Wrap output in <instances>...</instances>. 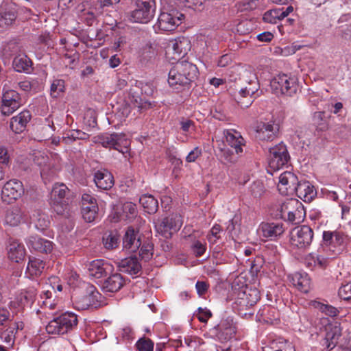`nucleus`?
<instances>
[{
    "label": "nucleus",
    "instance_id": "obj_1",
    "mask_svg": "<svg viewBox=\"0 0 351 351\" xmlns=\"http://www.w3.org/2000/svg\"><path fill=\"white\" fill-rule=\"evenodd\" d=\"M197 74L195 64L186 60H178L169 72V85L178 90L185 88L195 80Z\"/></svg>",
    "mask_w": 351,
    "mask_h": 351
},
{
    "label": "nucleus",
    "instance_id": "obj_2",
    "mask_svg": "<svg viewBox=\"0 0 351 351\" xmlns=\"http://www.w3.org/2000/svg\"><path fill=\"white\" fill-rule=\"evenodd\" d=\"M128 84L126 80L119 79L117 83V88L122 90L128 87ZM140 88L136 85L129 86L125 92L123 93L122 103L121 104L120 110L123 116L128 117L132 112V110L137 108L139 112L149 109L152 108V104L147 101H143L140 96Z\"/></svg>",
    "mask_w": 351,
    "mask_h": 351
},
{
    "label": "nucleus",
    "instance_id": "obj_3",
    "mask_svg": "<svg viewBox=\"0 0 351 351\" xmlns=\"http://www.w3.org/2000/svg\"><path fill=\"white\" fill-rule=\"evenodd\" d=\"M271 215L276 219H282L291 223H298L305 217L302 204L296 199H289L283 203L274 206Z\"/></svg>",
    "mask_w": 351,
    "mask_h": 351
},
{
    "label": "nucleus",
    "instance_id": "obj_4",
    "mask_svg": "<svg viewBox=\"0 0 351 351\" xmlns=\"http://www.w3.org/2000/svg\"><path fill=\"white\" fill-rule=\"evenodd\" d=\"M73 197V192L65 184L56 182L53 185L49 194V204L58 215H66Z\"/></svg>",
    "mask_w": 351,
    "mask_h": 351
},
{
    "label": "nucleus",
    "instance_id": "obj_5",
    "mask_svg": "<svg viewBox=\"0 0 351 351\" xmlns=\"http://www.w3.org/2000/svg\"><path fill=\"white\" fill-rule=\"evenodd\" d=\"M77 323V315L66 312L51 320L46 326V331L49 335H64L75 328Z\"/></svg>",
    "mask_w": 351,
    "mask_h": 351
},
{
    "label": "nucleus",
    "instance_id": "obj_6",
    "mask_svg": "<svg viewBox=\"0 0 351 351\" xmlns=\"http://www.w3.org/2000/svg\"><path fill=\"white\" fill-rule=\"evenodd\" d=\"M270 86L274 94L291 97L296 93L298 86L295 77L280 74L271 80Z\"/></svg>",
    "mask_w": 351,
    "mask_h": 351
},
{
    "label": "nucleus",
    "instance_id": "obj_7",
    "mask_svg": "<svg viewBox=\"0 0 351 351\" xmlns=\"http://www.w3.org/2000/svg\"><path fill=\"white\" fill-rule=\"evenodd\" d=\"M97 142L106 148H113L122 154L129 152L130 141L124 134H104L97 136Z\"/></svg>",
    "mask_w": 351,
    "mask_h": 351
},
{
    "label": "nucleus",
    "instance_id": "obj_8",
    "mask_svg": "<svg viewBox=\"0 0 351 351\" xmlns=\"http://www.w3.org/2000/svg\"><path fill=\"white\" fill-rule=\"evenodd\" d=\"M100 298L101 294L95 287L88 284L86 285V293L75 297L74 302L79 310L96 309L101 306Z\"/></svg>",
    "mask_w": 351,
    "mask_h": 351
},
{
    "label": "nucleus",
    "instance_id": "obj_9",
    "mask_svg": "<svg viewBox=\"0 0 351 351\" xmlns=\"http://www.w3.org/2000/svg\"><path fill=\"white\" fill-rule=\"evenodd\" d=\"M289 158L286 145L279 143L269 149V167L274 171H278L287 165Z\"/></svg>",
    "mask_w": 351,
    "mask_h": 351
},
{
    "label": "nucleus",
    "instance_id": "obj_10",
    "mask_svg": "<svg viewBox=\"0 0 351 351\" xmlns=\"http://www.w3.org/2000/svg\"><path fill=\"white\" fill-rule=\"evenodd\" d=\"M313 239V231L308 226L295 227L291 232V243L299 249L308 247Z\"/></svg>",
    "mask_w": 351,
    "mask_h": 351
},
{
    "label": "nucleus",
    "instance_id": "obj_11",
    "mask_svg": "<svg viewBox=\"0 0 351 351\" xmlns=\"http://www.w3.org/2000/svg\"><path fill=\"white\" fill-rule=\"evenodd\" d=\"M155 12L154 0H137L136 8L132 11L131 16L133 22H149Z\"/></svg>",
    "mask_w": 351,
    "mask_h": 351
},
{
    "label": "nucleus",
    "instance_id": "obj_12",
    "mask_svg": "<svg viewBox=\"0 0 351 351\" xmlns=\"http://www.w3.org/2000/svg\"><path fill=\"white\" fill-rule=\"evenodd\" d=\"M260 299V294L257 289H250L243 291L236 301V305L238 307L239 313L241 315H253L254 313L250 311Z\"/></svg>",
    "mask_w": 351,
    "mask_h": 351
},
{
    "label": "nucleus",
    "instance_id": "obj_13",
    "mask_svg": "<svg viewBox=\"0 0 351 351\" xmlns=\"http://www.w3.org/2000/svg\"><path fill=\"white\" fill-rule=\"evenodd\" d=\"M180 216L176 215L164 218L162 221L156 223V230L158 233L166 239L171 237L173 232L178 231L182 226Z\"/></svg>",
    "mask_w": 351,
    "mask_h": 351
},
{
    "label": "nucleus",
    "instance_id": "obj_14",
    "mask_svg": "<svg viewBox=\"0 0 351 351\" xmlns=\"http://www.w3.org/2000/svg\"><path fill=\"white\" fill-rule=\"evenodd\" d=\"M212 332L221 342L230 340L236 333L233 319L230 317L222 319L220 323L212 330Z\"/></svg>",
    "mask_w": 351,
    "mask_h": 351
},
{
    "label": "nucleus",
    "instance_id": "obj_15",
    "mask_svg": "<svg viewBox=\"0 0 351 351\" xmlns=\"http://www.w3.org/2000/svg\"><path fill=\"white\" fill-rule=\"evenodd\" d=\"M22 105L20 95L14 90L3 93L2 97L1 112L4 115H10Z\"/></svg>",
    "mask_w": 351,
    "mask_h": 351
},
{
    "label": "nucleus",
    "instance_id": "obj_16",
    "mask_svg": "<svg viewBox=\"0 0 351 351\" xmlns=\"http://www.w3.org/2000/svg\"><path fill=\"white\" fill-rule=\"evenodd\" d=\"M279 124L274 121L260 122L256 127V138L260 141H271L278 136Z\"/></svg>",
    "mask_w": 351,
    "mask_h": 351
},
{
    "label": "nucleus",
    "instance_id": "obj_17",
    "mask_svg": "<svg viewBox=\"0 0 351 351\" xmlns=\"http://www.w3.org/2000/svg\"><path fill=\"white\" fill-rule=\"evenodd\" d=\"M113 269V265L104 260L93 261L88 265V275L96 278L110 275Z\"/></svg>",
    "mask_w": 351,
    "mask_h": 351
},
{
    "label": "nucleus",
    "instance_id": "obj_18",
    "mask_svg": "<svg viewBox=\"0 0 351 351\" xmlns=\"http://www.w3.org/2000/svg\"><path fill=\"white\" fill-rule=\"evenodd\" d=\"M24 193L23 184L21 181L12 179L8 181L3 186L2 189L3 198L7 197L8 199H5V201L16 200Z\"/></svg>",
    "mask_w": 351,
    "mask_h": 351
},
{
    "label": "nucleus",
    "instance_id": "obj_19",
    "mask_svg": "<svg viewBox=\"0 0 351 351\" xmlns=\"http://www.w3.org/2000/svg\"><path fill=\"white\" fill-rule=\"evenodd\" d=\"M298 182L295 174L290 171H285L279 177L278 191L282 195H287L294 191V188L297 186Z\"/></svg>",
    "mask_w": 351,
    "mask_h": 351
},
{
    "label": "nucleus",
    "instance_id": "obj_20",
    "mask_svg": "<svg viewBox=\"0 0 351 351\" xmlns=\"http://www.w3.org/2000/svg\"><path fill=\"white\" fill-rule=\"evenodd\" d=\"M250 85L253 87H245L241 88L237 95H235V100L242 108H248L253 103L252 95L258 90L256 81H252Z\"/></svg>",
    "mask_w": 351,
    "mask_h": 351
},
{
    "label": "nucleus",
    "instance_id": "obj_21",
    "mask_svg": "<svg viewBox=\"0 0 351 351\" xmlns=\"http://www.w3.org/2000/svg\"><path fill=\"white\" fill-rule=\"evenodd\" d=\"M141 245V241L138 231L134 230L132 227L128 228L123 238V248L130 252H135L140 248Z\"/></svg>",
    "mask_w": 351,
    "mask_h": 351
},
{
    "label": "nucleus",
    "instance_id": "obj_22",
    "mask_svg": "<svg viewBox=\"0 0 351 351\" xmlns=\"http://www.w3.org/2000/svg\"><path fill=\"white\" fill-rule=\"evenodd\" d=\"M223 136L226 143L234 149L236 154L239 155L243 153V147L245 145V140L239 132L234 130H225Z\"/></svg>",
    "mask_w": 351,
    "mask_h": 351
},
{
    "label": "nucleus",
    "instance_id": "obj_23",
    "mask_svg": "<svg viewBox=\"0 0 351 351\" xmlns=\"http://www.w3.org/2000/svg\"><path fill=\"white\" fill-rule=\"evenodd\" d=\"M293 192L305 202H311L317 195L314 186L308 181L299 182Z\"/></svg>",
    "mask_w": 351,
    "mask_h": 351
},
{
    "label": "nucleus",
    "instance_id": "obj_24",
    "mask_svg": "<svg viewBox=\"0 0 351 351\" xmlns=\"http://www.w3.org/2000/svg\"><path fill=\"white\" fill-rule=\"evenodd\" d=\"M96 186L103 190H109L114 185V177L107 169L97 170L94 174Z\"/></svg>",
    "mask_w": 351,
    "mask_h": 351
},
{
    "label": "nucleus",
    "instance_id": "obj_25",
    "mask_svg": "<svg viewBox=\"0 0 351 351\" xmlns=\"http://www.w3.org/2000/svg\"><path fill=\"white\" fill-rule=\"evenodd\" d=\"M329 262V258L322 254L319 250L317 253L308 254L304 258V264L311 269L313 268L326 269Z\"/></svg>",
    "mask_w": 351,
    "mask_h": 351
},
{
    "label": "nucleus",
    "instance_id": "obj_26",
    "mask_svg": "<svg viewBox=\"0 0 351 351\" xmlns=\"http://www.w3.org/2000/svg\"><path fill=\"white\" fill-rule=\"evenodd\" d=\"M124 285L125 280L120 274H110V276L104 280L101 289L105 292L114 293L119 291Z\"/></svg>",
    "mask_w": 351,
    "mask_h": 351
},
{
    "label": "nucleus",
    "instance_id": "obj_27",
    "mask_svg": "<svg viewBox=\"0 0 351 351\" xmlns=\"http://www.w3.org/2000/svg\"><path fill=\"white\" fill-rule=\"evenodd\" d=\"M326 330L324 346L328 350H331L338 343V340L341 335V328L339 325H329L326 326Z\"/></svg>",
    "mask_w": 351,
    "mask_h": 351
},
{
    "label": "nucleus",
    "instance_id": "obj_28",
    "mask_svg": "<svg viewBox=\"0 0 351 351\" xmlns=\"http://www.w3.org/2000/svg\"><path fill=\"white\" fill-rule=\"evenodd\" d=\"M119 270L130 275H136L141 272L142 266L136 256H130L119 263Z\"/></svg>",
    "mask_w": 351,
    "mask_h": 351
},
{
    "label": "nucleus",
    "instance_id": "obj_29",
    "mask_svg": "<svg viewBox=\"0 0 351 351\" xmlns=\"http://www.w3.org/2000/svg\"><path fill=\"white\" fill-rule=\"evenodd\" d=\"M27 243L29 248L42 253H50L53 249L51 241L37 236H30Z\"/></svg>",
    "mask_w": 351,
    "mask_h": 351
},
{
    "label": "nucleus",
    "instance_id": "obj_30",
    "mask_svg": "<svg viewBox=\"0 0 351 351\" xmlns=\"http://www.w3.org/2000/svg\"><path fill=\"white\" fill-rule=\"evenodd\" d=\"M260 230L264 237L270 239L276 238L285 232L283 224L276 222L262 223Z\"/></svg>",
    "mask_w": 351,
    "mask_h": 351
},
{
    "label": "nucleus",
    "instance_id": "obj_31",
    "mask_svg": "<svg viewBox=\"0 0 351 351\" xmlns=\"http://www.w3.org/2000/svg\"><path fill=\"white\" fill-rule=\"evenodd\" d=\"M29 110H23L18 115L13 117L10 121V128L15 133H21L25 130L27 124L31 119Z\"/></svg>",
    "mask_w": 351,
    "mask_h": 351
},
{
    "label": "nucleus",
    "instance_id": "obj_32",
    "mask_svg": "<svg viewBox=\"0 0 351 351\" xmlns=\"http://www.w3.org/2000/svg\"><path fill=\"white\" fill-rule=\"evenodd\" d=\"M290 282L298 290L308 293L310 289L311 280L307 274L295 272L289 276Z\"/></svg>",
    "mask_w": 351,
    "mask_h": 351
},
{
    "label": "nucleus",
    "instance_id": "obj_33",
    "mask_svg": "<svg viewBox=\"0 0 351 351\" xmlns=\"http://www.w3.org/2000/svg\"><path fill=\"white\" fill-rule=\"evenodd\" d=\"M190 49L191 45L189 39L182 38L181 40H176L173 42L172 47L169 48L168 53H169L171 50L172 53L174 55L172 58L180 60L181 58H183L187 53Z\"/></svg>",
    "mask_w": 351,
    "mask_h": 351
},
{
    "label": "nucleus",
    "instance_id": "obj_34",
    "mask_svg": "<svg viewBox=\"0 0 351 351\" xmlns=\"http://www.w3.org/2000/svg\"><path fill=\"white\" fill-rule=\"evenodd\" d=\"M45 263L43 261L36 257H30L26 269V274L34 278L40 276L43 271Z\"/></svg>",
    "mask_w": 351,
    "mask_h": 351
},
{
    "label": "nucleus",
    "instance_id": "obj_35",
    "mask_svg": "<svg viewBox=\"0 0 351 351\" xmlns=\"http://www.w3.org/2000/svg\"><path fill=\"white\" fill-rule=\"evenodd\" d=\"M37 294L38 290L36 287L34 286L29 287L18 296L19 306H31L35 301Z\"/></svg>",
    "mask_w": 351,
    "mask_h": 351
},
{
    "label": "nucleus",
    "instance_id": "obj_36",
    "mask_svg": "<svg viewBox=\"0 0 351 351\" xmlns=\"http://www.w3.org/2000/svg\"><path fill=\"white\" fill-rule=\"evenodd\" d=\"M31 220L35 227L40 231L46 230L50 223L49 216L40 210H34Z\"/></svg>",
    "mask_w": 351,
    "mask_h": 351
},
{
    "label": "nucleus",
    "instance_id": "obj_37",
    "mask_svg": "<svg viewBox=\"0 0 351 351\" xmlns=\"http://www.w3.org/2000/svg\"><path fill=\"white\" fill-rule=\"evenodd\" d=\"M189 20L185 13L176 9H171L167 12H162L157 22H176V21Z\"/></svg>",
    "mask_w": 351,
    "mask_h": 351
},
{
    "label": "nucleus",
    "instance_id": "obj_38",
    "mask_svg": "<svg viewBox=\"0 0 351 351\" xmlns=\"http://www.w3.org/2000/svg\"><path fill=\"white\" fill-rule=\"evenodd\" d=\"M23 212L18 206H13L7 210L5 215V222L11 226H18L23 219Z\"/></svg>",
    "mask_w": 351,
    "mask_h": 351
},
{
    "label": "nucleus",
    "instance_id": "obj_39",
    "mask_svg": "<svg viewBox=\"0 0 351 351\" xmlns=\"http://www.w3.org/2000/svg\"><path fill=\"white\" fill-rule=\"evenodd\" d=\"M25 255L24 245L16 241L11 243L8 247V257L12 261L19 263Z\"/></svg>",
    "mask_w": 351,
    "mask_h": 351
},
{
    "label": "nucleus",
    "instance_id": "obj_40",
    "mask_svg": "<svg viewBox=\"0 0 351 351\" xmlns=\"http://www.w3.org/2000/svg\"><path fill=\"white\" fill-rule=\"evenodd\" d=\"M16 19V5L11 3H5L0 6V21L14 22Z\"/></svg>",
    "mask_w": 351,
    "mask_h": 351
},
{
    "label": "nucleus",
    "instance_id": "obj_41",
    "mask_svg": "<svg viewBox=\"0 0 351 351\" xmlns=\"http://www.w3.org/2000/svg\"><path fill=\"white\" fill-rule=\"evenodd\" d=\"M139 203L147 213L154 214L158 210V200L152 195H143L139 199Z\"/></svg>",
    "mask_w": 351,
    "mask_h": 351
},
{
    "label": "nucleus",
    "instance_id": "obj_42",
    "mask_svg": "<svg viewBox=\"0 0 351 351\" xmlns=\"http://www.w3.org/2000/svg\"><path fill=\"white\" fill-rule=\"evenodd\" d=\"M258 315L261 319L267 323L273 324L274 321L278 319V313L276 309L269 305L264 306L261 308Z\"/></svg>",
    "mask_w": 351,
    "mask_h": 351
},
{
    "label": "nucleus",
    "instance_id": "obj_43",
    "mask_svg": "<svg viewBox=\"0 0 351 351\" xmlns=\"http://www.w3.org/2000/svg\"><path fill=\"white\" fill-rule=\"evenodd\" d=\"M31 66L32 61L25 55H19L14 58L13 67L18 72H28Z\"/></svg>",
    "mask_w": 351,
    "mask_h": 351
},
{
    "label": "nucleus",
    "instance_id": "obj_44",
    "mask_svg": "<svg viewBox=\"0 0 351 351\" xmlns=\"http://www.w3.org/2000/svg\"><path fill=\"white\" fill-rule=\"evenodd\" d=\"M120 237L117 231H110L105 233L103 237V243L105 248L112 250L119 246Z\"/></svg>",
    "mask_w": 351,
    "mask_h": 351
},
{
    "label": "nucleus",
    "instance_id": "obj_45",
    "mask_svg": "<svg viewBox=\"0 0 351 351\" xmlns=\"http://www.w3.org/2000/svg\"><path fill=\"white\" fill-rule=\"evenodd\" d=\"M88 134L81 130H69L64 134L62 138V142L64 144H71L77 139H86Z\"/></svg>",
    "mask_w": 351,
    "mask_h": 351
},
{
    "label": "nucleus",
    "instance_id": "obj_46",
    "mask_svg": "<svg viewBox=\"0 0 351 351\" xmlns=\"http://www.w3.org/2000/svg\"><path fill=\"white\" fill-rule=\"evenodd\" d=\"M285 14L281 9H273L266 12L263 17L264 22H276V20L281 21L284 19Z\"/></svg>",
    "mask_w": 351,
    "mask_h": 351
},
{
    "label": "nucleus",
    "instance_id": "obj_47",
    "mask_svg": "<svg viewBox=\"0 0 351 351\" xmlns=\"http://www.w3.org/2000/svg\"><path fill=\"white\" fill-rule=\"evenodd\" d=\"M64 81L63 80H54L51 85V95L54 98H57L64 92Z\"/></svg>",
    "mask_w": 351,
    "mask_h": 351
},
{
    "label": "nucleus",
    "instance_id": "obj_48",
    "mask_svg": "<svg viewBox=\"0 0 351 351\" xmlns=\"http://www.w3.org/2000/svg\"><path fill=\"white\" fill-rule=\"evenodd\" d=\"M98 208L96 199L89 194H84L82 196V210H93Z\"/></svg>",
    "mask_w": 351,
    "mask_h": 351
},
{
    "label": "nucleus",
    "instance_id": "obj_49",
    "mask_svg": "<svg viewBox=\"0 0 351 351\" xmlns=\"http://www.w3.org/2000/svg\"><path fill=\"white\" fill-rule=\"evenodd\" d=\"M177 23H154L153 29L156 33L173 32L178 27Z\"/></svg>",
    "mask_w": 351,
    "mask_h": 351
},
{
    "label": "nucleus",
    "instance_id": "obj_50",
    "mask_svg": "<svg viewBox=\"0 0 351 351\" xmlns=\"http://www.w3.org/2000/svg\"><path fill=\"white\" fill-rule=\"evenodd\" d=\"M154 346V342L146 337L139 339L136 343V347L138 351H153Z\"/></svg>",
    "mask_w": 351,
    "mask_h": 351
},
{
    "label": "nucleus",
    "instance_id": "obj_51",
    "mask_svg": "<svg viewBox=\"0 0 351 351\" xmlns=\"http://www.w3.org/2000/svg\"><path fill=\"white\" fill-rule=\"evenodd\" d=\"M250 191L255 198L261 197L265 192L263 183L259 180L254 182L250 187Z\"/></svg>",
    "mask_w": 351,
    "mask_h": 351
},
{
    "label": "nucleus",
    "instance_id": "obj_52",
    "mask_svg": "<svg viewBox=\"0 0 351 351\" xmlns=\"http://www.w3.org/2000/svg\"><path fill=\"white\" fill-rule=\"evenodd\" d=\"M191 250L196 257L202 256L206 250V245L199 240H195L191 245Z\"/></svg>",
    "mask_w": 351,
    "mask_h": 351
},
{
    "label": "nucleus",
    "instance_id": "obj_53",
    "mask_svg": "<svg viewBox=\"0 0 351 351\" xmlns=\"http://www.w3.org/2000/svg\"><path fill=\"white\" fill-rule=\"evenodd\" d=\"M123 213L128 219H133L137 214L136 205L132 202H125L123 205Z\"/></svg>",
    "mask_w": 351,
    "mask_h": 351
},
{
    "label": "nucleus",
    "instance_id": "obj_54",
    "mask_svg": "<svg viewBox=\"0 0 351 351\" xmlns=\"http://www.w3.org/2000/svg\"><path fill=\"white\" fill-rule=\"evenodd\" d=\"M139 255L145 261H149L153 256V245L147 243L141 245Z\"/></svg>",
    "mask_w": 351,
    "mask_h": 351
},
{
    "label": "nucleus",
    "instance_id": "obj_55",
    "mask_svg": "<svg viewBox=\"0 0 351 351\" xmlns=\"http://www.w3.org/2000/svg\"><path fill=\"white\" fill-rule=\"evenodd\" d=\"M313 305L315 308H317L319 306V309L323 313H324L326 315H329L330 317L337 316L339 313V311L337 310V308H335L332 306H330V305L324 304H320V303H318V304H317V302H315Z\"/></svg>",
    "mask_w": 351,
    "mask_h": 351
},
{
    "label": "nucleus",
    "instance_id": "obj_56",
    "mask_svg": "<svg viewBox=\"0 0 351 351\" xmlns=\"http://www.w3.org/2000/svg\"><path fill=\"white\" fill-rule=\"evenodd\" d=\"M284 341L282 338L273 340L262 348L263 351H282L281 347L283 346Z\"/></svg>",
    "mask_w": 351,
    "mask_h": 351
},
{
    "label": "nucleus",
    "instance_id": "obj_57",
    "mask_svg": "<svg viewBox=\"0 0 351 351\" xmlns=\"http://www.w3.org/2000/svg\"><path fill=\"white\" fill-rule=\"evenodd\" d=\"M324 118V112H315L313 114V123L316 125L317 128H318L320 130H325L327 128L326 124L323 122Z\"/></svg>",
    "mask_w": 351,
    "mask_h": 351
},
{
    "label": "nucleus",
    "instance_id": "obj_58",
    "mask_svg": "<svg viewBox=\"0 0 351 351\" xmlns=\"http://www.w3.org/2000/svg\"><path fill=\"white\" fill-rule=\"evenodd\" d=\"M221 230V228L220 225L215 224L213 226L210 230V234H208L207 239L210 245H213L217 239L220 238L219 235V232Z\"/></svg>",
    "mask_w": 351,
    "mask_h": 351
},
{
    "label": "nucleus",
    "instance_id": "obj_59",
    "mask_svg": "<svg viewBox=\"0 0 351 351\" xmlns=\"http://www.w3.org/2000/svg\"><path fill=\"white\" fill-rule=\"evenodd\" d=\"M339 296L344 300H349L351 299V283H347L341 286L339 289L338 291Z\"/></svg>",
    "mask_w": 351,
    "mask_h": 351
},
{
    "label": "nucleus",
    "instance_id": "obj_60",
    "mask_svg": "<svg viewBox=\"0 0 351 351\" xmlns=\"http://www.w3.org/2000/svg\"><path fill=\"white\" fill-rule=\"evenodd\" d=\"M99 208H93V210H82V215L83 219L88 223L93 222L95 220L98 215Z\"/></svg>",
    "mask_w": 351,
    "mask_h": 351
},
{
    "label": "nucleus",
    "instance_id": "obj_61",
    "mask_svg": "<svg viewBox=\"0 0 351 351\" xmlns=\"http://www.w3.org/2000/svg\"><path fill=\"white\" fill-rule=\"evenodd\" d=\"M10 162V156L7 149L3 146H0V166L3 169L8 165Z\"/></svg>",
    "mask_w": 351,
    "mask_h": 351
},
{
    "label": "nucleus",
    "instance_id": "obj_62",
    "mask_svg": "<svg viewBox=\"0 0 351 351\" xmlns=\"http://www.w3.org/2000/svg\"><path fill=\"white\" fill-rule=\"evenodd\" d=\"M221 152L222 154L221 158H223L226 162L234 163L237 162V157H236L229 149H222Z\"/></svg>",
    "mask_w": 351,
    "mask_h": 351
},
{
    "label": "nucleus",
    "instance_id": "obj_63",
    "mask_svg": "<svg viewBox=\"0 0 351 351\" xmlns=\"http://www.w3.org/2000/svg\"><path fill=\"white\" fill-rule=\"evenodd\" d=\"M344 234L340 232L334 231L333 239L331 241V246H341L344 243Z\"/></svg>",
    "mask_w": 351,
    "mask_h": 351
},
{
    "label": "nucleus",
    "instance_id": "obj_64",
    "mask_svg": "<svg viewBox=\"0 0 351 351\" xmlns=\"http://www.w3.org/2000/svg\"><path fill=\"white\" fill-rule=\"evenodd\" d=\"M202 149L198 147H195L186 157V160L188 162H195L202 155Z\"/></svg>",
    "mask_w": 351,
    "mask_h": 351
}]
</instances>
